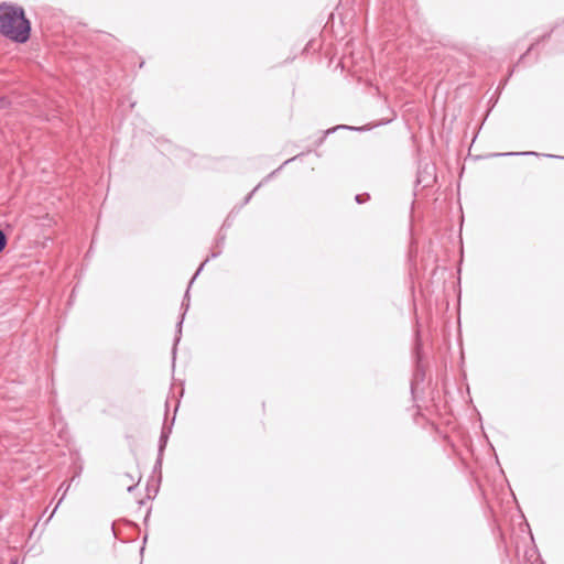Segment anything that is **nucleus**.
Wrapping results in <instances>:
<instances>
[{"mask_svg":"<svg viewBox=\"0 0 564 564\" xmlns=\"http://www.w3.org/2000/svg\"><path fill=\"white\" fill-rule=\"evenodd\" d=\"M0 33L18 43L29 40L31 23L21 7L6 2L0 4Z\"/></svg>","mask_w":564,"mask_h":564,"instance_id":"1","label":"nucleus"},{"mask_svg":"<svg viewBox=\"0 0 564 564\" xmlns=\"http://www.w3.org/2000/svg\"><path fill=\"white\" fill-rule=\"evenodd\" d=\"M6 246H7V237H6V235L3 234V231H2V230H0V252H1L2 250H4Z\"/></svg>","mask_w":564,"mask_h":564,"instance_id":"2","label":"nucleus"}]
</instances>
